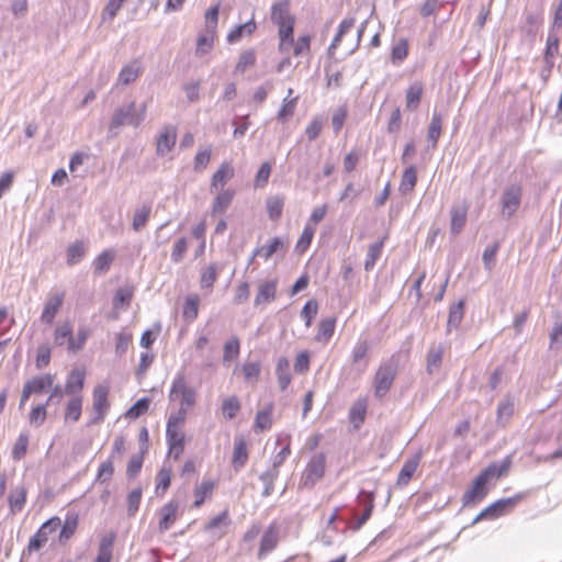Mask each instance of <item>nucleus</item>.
<instances>
[{
    "label": "nucleus",
    "mask_w": 562,
    "mask_h": 562,
    "mask_svg": "<svg viewBox=\"0 0 562 562\" xmlns=\"http://www.w3.org/2000/svg\"><path fill=\"white\" fill-rule=\"evenodd\" d=\"M146 104L144 103L140 109L136 110L134 101L126 105H122L115 109L111 121L109 123V133L112 137L117 136L119 130L124 125H131L138 127L145 119Z\"/></svg>",
    "instance_id": "obj_1"
},
{
    "label": "nucleus",
    "mask_w": 562,
    "mask_h": 562,
    "mask_svg": "<svg viewBox=\"0 0 562 562\" xmlns=\"http://www.w3.org/2000/svg\"><path fill=\"white\" fill-rule=\"evenodd\" d=\"M169 400L179 402V406L191 408L195 405L196 392L187 383L183 373H178L171 384Z\"/></svg>",
    "instance_id": "obj_2"
},
{
    "label": "nucleus",
    "mask_w": 562,
    "mask_h": 562,
    "mask_svg": "<svg viewBox=\"0 0 562 562\" xmlns=\"http://www.w3.org/2000/svg\"><path fill=\"white\" fill-rule=\"evenodd\" d=\"M397 367L392 360L381 363L374 375V395L383 397L391 389L396 376Z\"/></svg>",
    "instance_id": "obj_3"
},
{
    "label": "nucleus",
    "mask_w": 562,
    "mask_h": 562,
    "mask_svg": "<svg viewBox=\"0 0 562 562\" xmlns=\"http://www.w3.org/2000/svg\"><path fill=\"white\" fill-rule=\"evenodd\" d=\"M522 195L520 184L513 183L507 186L501 196V212L505 218H510L519 209Z\"/></svg>",
    "instance_id": "obj_4"
},
{
    "label": "nucleus",
    "mask_w": 562,
    "mask_h": 562,
    "mask_svg": "<svg viewBox=\"0 0 562 562\" xmlns=\"http://www.w3.org/2000/svg\"><path fill=\"white\" fill-rule=\"evenodd\" d=\"M521 499V494L515 495L514 497L498 499L482 510L474 519V522L482 518H497L512 510Z\"/></svg>",
    "instance_id": "obj_5"
},
{
    "label": "nucleus",
    "mask_w": 562,
    "mask_h": 562,
    "mask_svg": "<svg viewBox=\"0 0 562 562\" xmlns=\"http://www.w3.org/2000/svg\"><path fill=\"white\" fill-rule=\"evenodd\" d=\"M108 395H109V386L100 384L94 387L93 395H92L93 416L90 420V424H100L103 422V419L106 415V412L110 408Z\"/></svg>",
    "instance_id": "obj_6"
},
{
    "label": "nucleus",
    "mask_w": 562,
    "mask_h": 562,
    "mask_svg": "<svg viewBox=\"0 0 562 562\" xmlns=\"http://www.w3.org/2000/svg\"><path fill=\"white\" fill-rule=\"evenodd\" d=\"M326 457L324 453H317L307 463L302 476V484L304 486H313L321 480L325 473Z\"/></svg>",
    "instance_id": "obj_7"
},
{
    "label": "nucleus",
    "mask_w": 562,
    "mask_h": 562,
    "mask_svg": "<svg viewBox=\"0 0 562 562\" xmlns=\"http://www.w3.org/2000/svg\"><path fill=\"white\" fill-rule=\"evenodd\" d=\"M60 525L61 521L58 517L50 518L44 522L37 532L30 539L29 550H40L47 542L48 536L55 532L60 527Z\"/></svg>",
    "instance_id": "obj_8"
},
{
    "label": "nucleus",
    "mask_w": 562,
    "mask_h": 562,
    "mask_svg": "<svg viewBox=\"0 0 562 562\" xmlns=\"http://www.w3.org/2000/svg\"><path fill=\"white\" fill-rule=\"evenodd\" d=\"M65 300V293L64 292H54L49 293L42 314H41V322H43L46 325H52L54 323V319L58 312L60 311Z\"/></svg>",
    "instance_id": "obj_9"
},
{
    "label": "nucleus",
    "mask_w": 562,
    "mask_h": 562,
    "mask_svg": "<svg viewBox=\"0 0 562 562\" xmlns=\"http://www.w3.org/2000/svg\"><path fill=\"white\" fill-rule=\"evenodd\" d=\"M179 506L180 504L178 501L170 499L159 509V532H166L176 522L179 517Z\"/></svg>",
    "instance_id": "obj_10"
},
{
    "label": "nucleus",
    "mask_w": 562,
    "mask_h": 562,
    "mask_svg": "<svg viewBox=\"0 0 562 562\" xmlns=\"http://www.w3.org/2000/svg\"><path fill=\"white\" fill-rule=\"evenodd\" d=\"M486 482L480 475L474 480L473 485L469 488L462 497V502L464 506H469L471 504H475L482 501L486 494Z\"/></svg>",
    "instance_id": "obj_11"
},
{
    "label": "nucleus",
    "mask_w": 562,
    "mask_h": 562,
    "mask_svg": "<svg viewBox=\"0 0 562 562\" xmlns=\"http://www.w3.org/2000/svg\"><path fill=\"white\" fill-rule=\"evenodd\" d=\"M86 372L82 369H72L65 384V394L66 395H80L79 393L82 391L85 385Z\"/></svg>",
    "instance_id": "obj_12"
},
{
    "label": "nucleus",
    "mask_w": 562,
    "mask_h": 562,
    "mask_svg": "<svg viewBox=\"0 0 562 562\" xmlns=\"http://www.w3.org/2000/svg\"><path fill=\"white\" fill-rule=\"evenodd\" d=\"M143 68L138 59H134L126 64L120 71L116 85L127 86L134 82L142 74Z\"/></svg>",
    "instance_id": "obj_13"
},
{
    "label": "nucleus",
    "mask_w": 562,
    "mask_h": 562,
    "mask_svg": "<svg viewBox=\"0 0 562 562\" xmlns=\"http://www.w3.org/2000/svg\"><path fill=\"white\" fill-rule=\"evenodd\" d=\"M446 351L445 344H434L427 352L426 371L428 374L437 372L441 366L443 353Z\"/></svg>",
    "instance_id": "obj_14"
},
{
    "label": "nucleus",
    "mask_w": 562,
    "mask_h": 562,
    "mask_svg": "<svg viewBox=\"0 0 562 562\" xmlns=\"http://www.w3.org/2000/svg\"><path fill=\"white\" fill-rule=\"evenodd\" d=\"M277 280H268L259 284L258 292L254 300L255 306H260L276 300Z\"/></svg>",
    "instance_id": "obj_15"
},
{
    "label": "nucleus",
    "mask_w": 562,
    "mask_h": 562,
    "mask_svg": "<svg viewBox=\"0 0 562 562\" xmlns=\"http://www.w3.org/2000/svg\"><path fill=\"white\" fill-rule=\"evenodd\" d=\"M515 411V401L514 397L509 394L505 395L504 398L499 402L496 412V423L497 425L505 427L514 415Z\"/></svg>",
    "instance_id": "obj_16"
},
{
    "label": "nucleus",
    "mask_w": 562,
    "mask_h": 562,
    "mask_svg": "<svg viewBox=\"0 0 562 562\" xmlns=\"http://www.w3.org/2000/svg\"><path fill=\"white\" fill-rule=\"evenodd\" d=\"M176 127L169 125L164 127L157 139V154L164 156L169 153L176 144Z\"/></svg>",
    "instance_id": "obj_17"
},
{
    "label": "nucleus",
    "mask_w": 562,
    "mask_h": 562,
    "mask_svg": "<svg viewBox=\"0 0 562 562\" xmlns=\"http://www.w3.org/2000/svg\"><path fill=\"white\" fill-rule=\"evenodd\" d=\"M369 342L367 340L358 341L351 353L352 363L359 373H363L368 368V360L366 359L369 351Z\"/></svg>",
    "instance_id": "obj_18"
},
{
    "label": "nucleus",
    "mask_w": 562,
    "mask_h": 562,
    "mask_svg": "<svg viewBox=\"0 0 562 562\" xmlns=\"http://www.w3.org/2000/svg\"><path fill=\"white\" fill-rule=\"evenodd\" d=\"M424 93V83L419 80L411 83L405 92V104L408 111H415Z\"/></svg>",
    "instance_id": "obj_19"
},
{
    "label": "nucleus",
    "mask_w": 562,
    "mask_h": 562,
    "mask_svg": "<svg viewBox=\"0 0 562 562\" xmlns=\"http://www.w3.org/2000/svg\"><path fill=\"white\" fill-rule=\"evenodd\" d=\"M271 20L277 25L294 22V16L290 13L289 1L284 0L273 3L271 8Z\"/></svg>",
    "instance_id": "obj_20"
},
{
    "label": "nucleus",
    "mask_w": 562,
    "mask_h": 562,
    "mask_svg": "<svg viewBox=\"0 0 562 562\" xmlns=\"http://www.w3.org/2000/svg\"><path fill=\"white\" fill-rule=\"evenodd\" d=\"M234 194L235 191L231 189L222 190L221 192H218L212 204V216L224 214L228 206L231 205Z\"/></svg>",
    "instance_id": "obj_21"
},
{
    "label": "nucleus",
    "mask_w": 562,
    "mask_h": 562,
    "mask_svg": "<svg viewBox=\"0 0 562 562\" xmlns=\"http://www.w3.org/2000/svg\"><path fill=\"white\" fill-rule=\"evenodd\" d=\"M53 338L56 347H61L65 344L69 346L72 338V323L67 319L57 324L54 329Z\"/></svg>",
    "instance_id": "obj_22"
},
{
    "label": "nucleus",
    "mask_w": 562,
    "mask_h": 562,
    "mask_svg": "<svg viewBox=\"0 0 562 562\" xmlns=\"http://www.w3.org/2000/svg\"><path fill=\"white\" fill-rule=\"evenodd\" d=\"M248 460L247 445L244 438L238 437L234 442L232 463L235 471H239Z\"/></svg>",
    "instance_id": "obj_23"
},
{
    "label": "nucleus",
    "mask_w": 562,
    "mask_h": 562,
    "mask_svg": "<svg viewBox=\"0 0 562 562\" xmlns=\"http://www.w3.org/2000/svg\"><path fill=\"white\" fill-rule=\"evenodd\" d=\"M234 176V168L228 162H223L214 172L211 179V191L220 187H224Z\"/></svg>",
    "instance_id": "obj_24"
},
{
    "label": "nucleus",
    "mask_w": 562,
    "mask_h": 562,
    "mask_svg": "<svg viewBox=\"0 0 562 562\" xmlns=\"http://www.w3.org/2000/svg\"><path fill=\"white\" fill-rule=\"evenodd\" d=\"M167 442L169 445V452L178 458L183 451L184 435L181 429H166Z\"/></svg>",
    "instance_id": "obj_25"
},
{
    "label": "nucleus",
    "mask_w": 562,
    "mask_h": 562,
    "mask_svg": "<svg viewBox=\"0 0 562 562\" xmlns=\"http://www.w3.org/2000/svg\"><path fill=\"white\" fill-rule=\"evenodd\" d=\"M467 212H468V206L464 204V205H461V206H453L451 209V221H450V231H451V234L453 235H458L462 228L464 227L465 225V221H467Z\"/></svg>",
    "instance_id": "obj_26"
},
{
    "label": "nucleus",
    "mask_w": 562,
    "mask_h": 562,
    "mask_svg": "<svg viewBox=\"0 0 562 562\" xmlns=\"http://www.w3.org/2000/svg\"><path fill=\"white\" fill-rule=\"evenodd\" d=\"M115 540V533L110 532L101 538L99 543L98 555L94 562H111L112 548Z\"/></svg>",
    "instance_id": "obj_27"
},
{
    "label": "nucleus",
    "mask_w": 562,
    "mask_h": 562,
    "mask_svg": "<svg viewBox=\"0 0 562 562\" xmlns=\"http://www.w3.org/2000/svg\"><path fill=\"white\" fill-rule=\"evenodd\" d=\"M510 467V459L506 458L502 463H492L484 471L480 473V476L487 483L488 480L495 477L499 479L505 475Z\"/></svg>",
    "instance_id": "obj_28"
},
{
    "label": "nucleus",
    "mask_w": 562,
    "mask_h": 562,
    "mask_svg": "<svg viewBox=\"0 0 562 562\" xmlns=\"http://www.w3.org/2000/svg\"><path fill=\"white\" fill-rule=\"evenodd\" d=\"M273 404L269 403L266 407L256 414L255 431L268 430L272 426Z\"/></svg>",
    "instance_id": "obj_29"
},
{
    "label": "nucleus",
    "mask_w": 562,
    "mask_h": 562,
    "mask_svg": "<svg viewBox=\"0 0 562 562\" xmlns=\"http://www.w3.org/2000/svg\"><path fill=\"white\" fill-rule=\"evenodd\" d=\"M278 543V532L273 527L268 528L260 541L258 558L262 559L268 552L272 551Z\"/></svg>",
    "instance_id": "obj_30"
},
{
    "label": "nucleus",
    "mask_w": 562,
    "mask_h": 562,
    "mask_svg": "<svg viewBox=\"0 0 562 562\" xmlns=\"http://www.w3.org/2000/svg\"><path fill=\"white\" fill-rule=\"evenodd\" d=\"M276 374L278 378L279 386L284 391L291 383L292 376L290 373V362L286 358L282 357L277 362Z\"/></svg>",
    "instance_id": "obj_31"
},
{
    "label": "nucleus",
    "mask_w": 562,
    "mask_h": 562,
    "mask_svg": "<svg viewBox=\"0 0 562 562\" xmlns=\"http://www.w3.org/2000/svg\"><path fill=\"white\" fill-rule=\"evenodd\" d=\"M441 115L435 112L428 126L427 142L429 148H435L441 134Z\"/></svg>",
    "instance_id": "obj_32"
},
{
    "label": "nucleus",
    "mask_w": 562,
    "mask_h": 562,
    "mask_svg": "<svg viewBox=\"0 0 562 562\" xmlns=\"http://www.w3.org/2000/svg\"><path fill=\"white\" fill-rule=\"evenodd\" d=\"M336 327V317L323 318L319 322L318 330L315 336L317 341L327 342L334 335Z\"/></svg>",
    "instance_id": "obj_33"
},
{
    "label": "nucleus",
    "mask_w": 562,
    "mask_h": 562,
    "mask_svg": "<svg viewBox=\"0 0 562 562\" xmlns=\"http://www.w3.org/2000/svg\"><path fill=\"white\" fill-rule=\"evenodd\" d=\"M464 315V301L460 300L458 303L452 304L449 310L447 333L452 328H457L463 319Z\"/></svg>",
    "instance_id": "obj_34"
},
{
    "label": "nucleus",
    "mask_w": 562,
    "mask_h": 562,
    "mask_svg": "<svg viewBox=\"0 0 562 562\" xmlns=\"http://www.w3.org/2000/svg\"><path fill=\"white\" fill-rule=\"evenodd\" d=\"M559 53V38L552 32L549 33L547 38V46L544 52V64L548 71H551L554 61L553 57Z\"/></svg>",
    "instance_id": "obj_35"
},
{
    "label": "nucleus",
    "mask_w": 562,
    "mask_h": 562,
    "mask_svg": "<svg viewBox=\"0 0 562 562\" xmlns=\"http://www.w3.org/2000/svg\"><path fill=\"white\" fill-rule=\"evenodd\" d=\"M419 463V458L415 457L413 459H409L404 462L398 477H397V485L398 486H405L408 484L409 480L412 479L413 474L416 472L417 467Z\"/></svg>",
    "instance_id": "obj_36"
},
{
    "label": "nucleus",
    "mask_w": 562,
    "mask_h": 562,
    "mask_svg": "<svg viewBox=\"0 0 562 562\" xmlns=\"http://www.w3.org/2000/svg\"><path fill=\"white\" fill-rule=\"evenodd\" d=\"M55 381V375L47 373L44 375L35 376L29 380L25 384L30 386L32 393H42L48 387H52Z\"/></svg>",
    "instance_id": "obj_37"
},
{
    "label": "nucleus",
    "mask_w": 562,
    "mask_h": 562,
    "mask_svg": "<svg viewBox=\"0 0 562 562\" xmlns=\"http://www.w3.org/2000/svg\"><path fill=\"white\" fill-rule=\"evenodd\" d=\"M257 29L256 22L254 19H250L244 24L237 25L233 31H231L227 35L228 43L238 42L244 35H251Z\"/></svg>",
    "instance_id": "obj_38"
},
{
    "label": "nucleus",
    "mask_w": 562,
    "mask_h": 562,
    "mask_svg": "<svg viewBox=\"0 0 562 562\" xmlns=\"http://www.w3.org/2000/svg\"><path fill=\"white\" fill-rule=\"evenodd\" d=\"M278 26H279V36H280L279 49L281 52H288L294 42V38H293L294 22L281 24Z\"/></svg>",
    "instance_id": "obj_39"
},
{
    "label": "nucleus",
    "mask_w": 562,
    "mask_h": 562,
    "mask_svg": "<svg viewBox=\"0 0 562 562\" xmlns=\"http://www.w3.org/2000/svg\"><path fill=\"white\" fill-rule=\"evenodd\" d=\"M417 182V171L414 166H409L406 168L402 175L400 191L402 194L411 193Z\"/></svg>",
    "instance_id": "obj_40"
},
{
    "label": "nucleus",
    "mask_w": 562,
    "mask_h": 562,
    "mask_svg": "<svg viewBox=\"0 0 562 562\" xmlns=\"http://www.w3.org/2000/svg\"><path fill=\"white\" fill-rule=\"evenodd\" d=\"M26 501V490L23 485L14 487L9 495V505L12 513L22 510Z\"/></svg>",
    "instance_id": "obj_41"
},
{
    "label": "nucleus",
    "mask_w": 562,
    "mask_h": 562,
    "mask_svg": "<svg viewBox=\"0 0 562 562\" xmlns=\"http://www.w3.org/2000/svg\"><path fill=\"white\" fill-rule=\"evenodd\" d=\"M82 402H83V400H82L81 395L72 396L68 401L66 411H65V420L66 422L67 420L78 422L80 419Z\"/></svg>",
    "instance_id": "obj_42"
},
{
    "label": "nucleus",
    "mask_w": 562,
    "mask_h": 562,
    "mask_svg": "<svg viewBox=\"0 0 562 562\" xmlns=\"http://www.w3.org/2000/svg\"><path fill=\"white\" fill-rule=\"evenodd\" d=\"M367 412V402L366 400L359 398L353 403L349 412L350 422L353 424L355 428H359L360 425L364 422Z\"/></svg>",
    "instance_id": "obj_43"
},
{
    "label": "nucleus",
    "mask_w": 562,
    "mask_h": 562,
    "mask_svg": "<svg viewBox=\"0 0 562 562\" xmlns=\"http://www.w3.org/2000/svg\"><path fill=\"white\" fill-rule=\"evenodd\" d=\"M200 297L198 294H190L187 296L183 305V317L192 322L198 317Z\"/></svg>",
    "instance_id": "obj_44"
},
{
    "label": "nucleus",
    "mask_w": 562,
    "mask_h": 562,
    "mask_svg": "<svg viewBox=\"0 0 562 562\" xmlns=\"http://www.w3.org/2000/svg\"><path fill=\"white\" fill-rule=\"evenodd\" d=\"M384 239L371 244L368 248L367 257L364 260V270L370 271L375 266L376 260L380 258L383 249Z\"/></svg>",
    "instance_id": "obj_45"
},
{
    "label": "nucleus",
    "mask_w": 562,
    "mask_h": 562,
    "mask_svg": "<svg viewBox=\"0 0 562 562\" xmlns=\"http://www.w3.org/2000/svg\"><path fill=\"white\" fill-rule=\"evenodd\" d=\"M115 254L113 250L102 251L94 260V272L98 274L106 272L113 262Z\"/></svg>",
    "instance_id": "obj_46"
},
{
    "label": "nucleus",
    "mask_w": 562,
    "mask_h": 562,
    "mask_svg": "<svg viewBox=\"0 0 562 562\" xmlns=\"http://www.w3.org/2000/svg\"><path fill=\"white\" fill-rule=\"evenodd\" d=\"M150 212L151 207L149 205H143L135 211L132 222V227L135 232H139L146 226Z\"/></svg>",
    "instance_id": "obj_47"
},
{
    "label": "nucleus",
    "mask_w": 562,
    "mask_h": 562,
    "mask_svg": "<svg viewBox=\"0 0 562 562\" xmlns=\"http://www.w3.org/2000/svg\"><path fill=\"white\" fill-rule=\"evenodd\" d=\"M256 59L257 56L254 49L244 50L235 66V72H245L249 67H252L256 64Z\"/></svg>",
    "instance_id": "obj_48"
},
{
    "label": "nucleus",
    "mask_w": 562,
    "mask_h": 562,
    "mask_svg": "<svg viewBox=\"0 0 562 562\" xmlns=\"http://www.w3.org/2000/svg\"><path fill=\"white\" fill-rule=\"evenodd\" d=\"M89 334H90V331L88 328L80 327L77 330L76 337L72 336L69 346H67V350L71 353H76V352L80 351L85 347L87 339L89 337Z\"/></svg>",
    "instance_id": "obj_49"
},
{
    "label": "nucleus",
    "mask_w": 562,
    "mask_h": 562,
    "mask_svg": "<svg viewBox=\"0 0 562 562\" xmlns=\"http://www.w3.org/2000/svg\"><path fill=\"white\" fill-rule=\"evenodd\" d=\"M279 475V470L269 468L266 472L261 473L259 479L263 482L265 488L262 496L268 497L273 492V483Z\"/></svg>",
    "instance_id": "obj_50"
},
{
    "label": "nucleus",
    "mask_w": 562,
    "mask_h": 562,
    "mask_svg": "<svg viewBox=\"0 0 562 562\" xmlns=\"http://www.w3.org/2000/svg\"><path fill=\"white\" fill-rule=\"evenodd\" d=\"M85 256V246L82 241H76L67 249V263L74 266L78 263Z\"/></svg>",
    "instance_id": "obj_51"
},
{
    "label": "nucleus",
    "mask_w": 562,
    "mask_h": 562,
    "mask_svg": "<svg viewBox=\"0 0 562 562\" xmlns=\"http://www.w3.org/2000/svg\"><path fill=\"white\" fill-rule=\"evenodd\" d=\"M239 409L240 402L236 396L227 397L222 403V413L228 419H233Z\"/></svg>",
    "instance_id": "obj_52"
},
{
    "label": "nucleus",
    "mask_w": 562,
    "mask_h": 562,
    "mask_svg": "<svg viewBox=\"0 0 562 562\" xmlns=\"http://www.w3.org/2000/svg\"><path fill=\"white\" fill-rule=\"evenodd\" d=\"M408 53L407 41L405 38H401L396 44L392 47V63L400 65L406 57Z\"/></svg>",
    "instance_id": "obj_53"
},
{
    "label": "nucleus",
    "mask_w": 562,
    "mask_h": 562,
    "mask_svg": "<svg viewBox=\"0 0 562 562\" xmlns=\"http://www.w3.org/2000/svg\"><path fill=\"white\" fill-rule=\"evenodd\" d=\"M239 355V339L233 337L224 345L223 362H229L236 359Z\"/></svg>",
    "instance_id": "obj_54"
},
{
    "label": "nucleus",
    "mask_w": 562,
    "mask_h": 562,
    "mask_svg": "<svg viewBox=\"0 0 562 562\" xmlns=\"http://www.w3.org/2000/svg\"><path fill=\"white\" fill-rule=\"evenodd\" d=\"M284 205V198L272 196L267 201V210L271 220H277L281 216Z\"/></svg>",
    "instance_id": "obj_55"
},
{
    "label": "nucleus",
    "mask_w": 562,
    "mask_h": 562,
    "mask_svg": "<svg viewBox=\"0 0 562 562\" xmlns=\"http://www.w3.org/2000/svg\"><path fill=\"white\" fill-rule=\"evenodd\" d=\"M297 101H299V97H293L290 100H288V98H284L282 106L278 111V120L286 121L290 116H292L296 109Z\"/></svg>",
    "instance_id": "obj_56"
},
{
    "label": "nucleus",
    "mask_w": 562,
    "mask_h": 562,
    "mask_svg": "<svg viewBox=\"0 0 562 562\" xmlns=\"http://www.w3.org/2000/svg\"><path fill=\"white\" fill-rule=\"evenodd\" d=\"M318 312V303L316 300H310L305 303L301 311V317L305 321V326L310 327L312 325L313 318L316 317Z\"/></svg>",
    "instance_id": "obj_57"
},
{
    "label": "nucleus",
    "mask_w": 562,
    "mask_h": 562,
    "mask_svg": "<svg viewBox=\"0 0 562 562\" xmlns=\"http://www.w3.org/2000/svg\"><path fill=\"white\" fill-rule=\"evenodd\" d=\"M362 503L364 504V510L362 515L358 518L356 525L353 526L355 530H359L367 520L371 517L372 510H373V496L368 494L362 499Z\"/></svg>",
    "instance_id": "obj_58"
},
{
    "label": "nucleus",
    "mask_w": 562,
    "mask_h": 562,
    "mask_svg": "<svg viewBox=\"0 0 562 562\" xmlns=\"http://www.w3.org/2000/svg\"><path fill=\"white\" fill-rule=\"evenodd\" d=\"M188 250V240L186 237H181L176 240L171 250V260L175 263H179L183 260Z\"/></svg>",
    "instance_id": "obj_59"
},
{
    "label": "nucleus",
    "mask_w": 562,
    "mask_h": 562,
    "mask_svg": "<svg viewBox=\"0 0 562 562\" xmlns=\"http://www.w3.org/2000/svg\"><path fill=\"white\" fill-rule=\"evenodd\" d=\"M27 446L29 435L24 432L20 434L12 449V458L14 460H21L26 453Z\"/></svg>",
    "instance_id": "obj_60"
},
{
    "label": "nucleus",
    "mask_w": 562,
    "mask_h": 562,
    "mask_svg": "<svg viewBox=\"0 0 562 562\" xmlns=\"http://www.w3.org/2000/svg\"><path fill=\"white\" fill-rule=\"evenodd\" d=\"M188 409L187 407L179 406L178 411L169 416L167 429H181L182 424L186 422Z\"/></svg>",
    "instance_id": "obj_61"
},
{
    "label": "nucleus",
    "mask_w": 562,
    "mask_h": 562,
    "mask_svg": "<svg viewBox=\"0 0 562 562\" xmlns=\"http://www.w3.org/2000/svg\"><path fill=\"white\" fill-rule=\"evenodd\" d=\"M499 249V243L498 241H495L494 244L487 246L484 251H483V263H484V268L488 271H491L493 269V267L495 266V258H496V254Z\"/></svg>",
    "instance_id": "obj_62"
},
{
    "label": "nucleus",
    "mask_w": 562,
    "mask_h": 562,
    "mask_svg": "<svg viewBox=\"0 0 562 562\" xmlns=\"http://www.w3.org/2000/svg\"><path fill=\"white\" fill-rule=\"evenodd\" d=\"M214 487V484L210 481H204L202 482L194 491V494H195V501L193 503V506L194 507H200L206 495L210 494L212 492Z\"/></svg>",
    "instance_id": "obj_63"
},
{
    "label": "nucleus",
    "mask_w": 562,
    "mask_h": 562,
    "mask_svg": "<svg viewBox=\"0 0 562 562\" xmlns=\"http://www.w3.org/2000/svg\"><path fill=\"white\" fill-rule=\"evenodd\" d=\"M213 36L210 34H203L198 37L195 54L198 56H204L213 48Z\"/></svg>",
    "instance_id": "obj_64"
}]
</instances>
